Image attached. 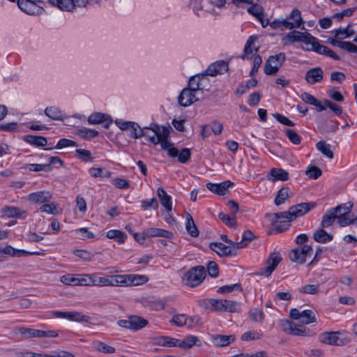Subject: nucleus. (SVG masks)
Listing matches in <instances>:
<instances>
[{"instance_id":"obj_17","label":"nucleus","mask_w":357,"mask_h":357,"mask_svg":"<svg viewBox=\"0 0 357 357\" xmlns=\"http://www.w3.org/2000/svg\"><path fill=\"white\" fill-rule=\"evenodd\" d=\"M209 248L221 257H234L237 254L234 249L220 242L211 243Z\"/></svg>"},{"instance_id":"obj_1","label":"nucleus","mask_w":357,"mask_h":357,"mask_svg":"<svg viewBox=\"0 0 357 357\" xmlns=\"http://www.w3.org/2000/svg\"><path fill=\"white\" fill-rule=\"evenodd\" d=\"M200 305L213 311L238 313L241 311V304L236 301L226 299L208 298L200 301Z\"/></svg>"},{"instance_id":"obj_41","label":"nucleus","mask_w":357,"mask_h":357,"mask_svg":"<svg viewBox=\"0 0 357 357\" xmlns=\"http://www.w3.org/2000/svg\"><path fill=\"white\" fill-rule=\"evenodd\" d=\"M290 189L288 187L282 188L277 194L274 203L276 206H280L285 202L289 198Z\"/></svg>"},{"instance_id":"obj_53","label":"nucleus","mask_w":357,"mask_h":357,"mask_svg":"<svg viewBox=\"0 0 357 357\" xmlns=\"http://www.w3.org/2000/svg\"><path fill=\"white\" fill-rule=\"evenodd\" d=\"M199 340L198 337L195 335H189L184 340H180V348L189 349L191 348Z\"/></svg>"},{"instance_id":"obj_48","label":"nucleus","mask_w":357,"mask_h":357,"mask_svg":"<svg viewBox=\"0 0 357 357\" xmlns=\"http://www.w3.org/2000/svg\"><path fill=\"white\" fill-rule=\"evenodd\" d=\"M300 321L303 324H309L316 322L314 313L310 310H305L301 311V318Z\"/></svg>"},{"instance_id":"obj_12","label":"nucleus","mask_w":357,"mask_h":357,"mask_svg":"<svg viewBox=\"0 0 357 357\" xmlns=\"http://www.w3.org/2000/svg\"><path fill=\"white\" fill-rule=\"evenodd\" d=\"M37 0H17L19 8L28 15L40 14L43 9L37 4Z\"/></svg>"},{"instance_id":"obj_13","label":"nucleus","mask_w":357,"mask_h":357,"mask_svg":"<svg viewBox=\"0 0 357 357\" xmlns=\"http://www.w3.org/2000/svg\"><path fill=\"white\" fill-rule=\"evenodd\" d=\"M119 278L121 287L143 284L149 280L146 276L142 275H119Z\"/></svg>"},{"instance_id":"obj_24","label":"nucleus","mask_w":357,"mask_h":357,"mask_svg":"<svg viewBox=\"0 0 357 357\" xmlns=\"http://www.w3.org/2000/svg\"><path fill=\"white\" fill-rule=\"evenodd\" d=\"M3 217L24 219L26 212L15 206H6L1 210Z\"/></svg>"},{"instance_id":"obj_61","label":"nucleus","mask_w":357,"mask_h":357,"mask_svg":"<svg viewBox=\"0 0 357 357\" xmlns=\"http://www.w3.org/2000/svg\"><path fill=\"white\" fill-rule=\"evenodd\" d=\"M285 135L289 141L294 144L297 145L301 143V138L294 130L287 129L285 131Z\"/></svg>"},{"instance_id":"obj_39","label":"nucleus","mask_w":357,"mask_h":357,"mask_svg":"<svg viewBox=\"0 0 357 357\" xmlns=\"http://www.w3.org/2000/svg\"><path fill=\"white\" fill-rule=\"evenodd\" d=\"M106 236L110 239H114L119 243L125 242L127 235L125 232L118 229H110L107 234Z\"/></svg>"},{"instance_id":"obj_34","label":"nucleus","mask_w":357,"mask_h":357,"mask_svg":"<svg viewBox=\"0 0 357 357\" xmlns=\"http://www.w3.org/2000/svg\"><path fill=\"white\" fill-rule=\"evenodd\" d=\"M341 39L331 38L329 40L330 44L333 46H337L340 48L346 50L347 52L356 51L355 45L349 41H341Z\"/></svg>"},{"instance_id":"obj_16","label":"nucleus","mask_w":357,"mask_h":357,"mask_svg":"<svg viewBox=\"0 0 357 357\" xmlns=\"http://www.w3.org/2000/svg\"><path fill=\"white\" fill-rule=\"evenodd\" d=\"M199 100L196 92L188 87L184 88L178 96V102L182 107H188Z\"/></svg>"},{"instance_id":"obj_36","label":"nucleus","mask_w":357,"mask_h":357,"mask_svg":"<svg viewBox=\"0 0 357 357\" xmlns=\"http://www.w3.org/2000/svg\"><path fill=\"white\" fill-rule=\"evenodd\" d=\"M335 220H337V215L334 213L333 209L330 208L323 215L321 226L322 228L329 227L330 226L333 225Z\"/></svg>"},{"instance_id":"obj_49","label":"nucleus","mask_w":357,"mask_h":357,"mask_svg":"<svg viewBox=\"0 0 357 357\" xmlns=\"http://www.w3.org/2000/svg\"><path fill=\"white\" fill-rule=\"evenodd\" d=\"M77 135L82 139H91L97 137L99 132L95 130L84 128L77 131Z\"/></svg>"},{"instance_id":"obj_8","label":"nucleus","mask_w":357,"mask_h":357,"mask_svg":"<svg viewBox=\"0 0 357 357\" xmlns=\"http://www.w3.org/2000/svg\"><path fill=\"white\" fill-rule=\"evenodd\" d=\"M148 323V321L142 317L131 315L128 316L127 319L119 320L117 324L121 327L136 331L144 328Z\"/></svg>"},{"instance_id":"obj_37","label":"nucleus","mask_w":357,"mask_h":357,"mask_svg":"<svg viewBox=\"0 0 357 357\" xmlns=\"http://www.w3.org/2000/svg\"><path fill=\"white\" fill-rule=\"evenodd\" d=\"M92 347L95 350L104 354H114L116 351L114 347L100 341L93 342Z\"/></svg>"},{"instance_id":"obj_64","label":"nucleus","mask_w":357,"mask_h":357,"mask_svg":"<svg viewBox=\"0 0 357 357\" xmlns=\"http://www.w3.org/2000/svg\"><path fill=\"white\" fill-rule=\"evenodd\" d=\"M290 259L291 261L299 264H303L305 261V256L303 252L300 251V249L293 250L291 255H290Z\"/></svg>"},{"instance_id":"obj_32","label":"nucleus","mask_w":357,"mask_h":357,"mask_svg":"<svg viewBox=\"0 0 357 357\" xmlns=\"http://www.w3.org/2000/svg\"><path fill=\"white\" fill-rule=\"evenodd\" d=\"M157 194L159 197L161 204L165 209L169 212L172 211V198L168 195L166 191L162 188H159L157 190Z\"/></svg>"},{"instance_id":"obj_11","label":"nucleus","mask_w":357,"mask_h":357,"mask_svg":"<svg viewBox=\"0 0 357 357\" xmlns=\"http://www.w3.org/2000/svg\"><path fill=\"white\" fill-rule=\"evenodd\" d=\"M281 261L282 257L279 252H274L271 253L266 261V266L261 268L259 274L266 276L271 275Z\"/></svg>"},{"instance_id":"obj_28","label":"nucleus","mask_w":357,"mask_h":357,"mask_svg":"<svg viewBox=\"0 0 357 357\" xmlns=\"http://www.w3.org/2000/svg\"><path fill=\"white\" fill-rule=\"evenodd\" d=\"M119 275H108L107 277H98V286L99 287H116L120 286Z\"/></svg>"},{"instance_id":"obj_7","label":"nucleus","mask_w":357,"mask_h":357,"mask_svg":"<svg viewBox=\"0 0 357 357\" xmlns=\"http://www.w3.org/2000/svg\"><path fill=\"white\" fill-rule=\"evenodd\" d=\"M18 331L22 337L29 339L33 337H56L58 333L56 331H43L26 327H20Z\"/></svg>"},{"instance_id":"obj_15","label":"nucleus","mask_w":357,"mask_h":357,"mask_svg":"<svg viewBox=\"0 0 357 357\" xmlns=\"http://www.w3.org/2000/svg\"><path fill=\"white\" fill-rule=\"evenodd\" d=\"M162 133V128L158 125L152 123L150 127H144L142 128V137H146L149 141L153 144H159L158 135Z\"/></svg>"},{"instance_id":"obj_54","label":"nucleus","mask_w":357,"mask_h":357,"mask_svg":"<svg viewBox=\"0 0 357 357\" xmlns=\"http://www.w3.org/2000/svg\"><path fill=\"white\" fill-rule=\"evenodd\" d=\"M311 48L307 49V50H312L314 51L319 54L326 55L328 50V47L321 45L319 43L317 39L314 37V41H312V43H310Z\"/></svg>"},{"instance_id":"obj_10","label":"nucleus","mask_w":357,"mask_h":357,"mask_svg":"<svg viewBox=\"0 0 357 357\" xmlns=\"http://www.w3.org/2000/svg\"><path fill=\"white\" fill-rule=\"evenodd\" d=\"M169 135V128L167 127H162V133L158 135L159 143L163 150L167 151L169 156L176 158L178 155V149L174 146V144L167 140Z\"/></svg>"},{"instance_id":"obj_5","label":"nucleus","mask_w":357,"mask_h":357,"mask_svg":"<svg viewBox=\"0 0 357 357\" xmlns=\"http://www.w3.org/2000/svg\"><path fill=\"white\" fill-rule=\"evenodd\" d=\"M353 207V203L349 202L345 204L338 205L333 209V212L337 215V222L340 227H345L351 225L353 221L351 220V218L349 216Z\"/></svg>"},{"instance_id":"obj_60","label":"nucleus","mask_w":357,"mask_h":357,"mask_svg":"<svg viewBox=\"0 0 357 357\" xmlns=\"http://www.w3.org/2000/svg\"><path fill=\"white\" fill-rule=\"evenodd\" d=\"M76 153L78 155V158L84 162H92L93 158L89 151L82 149H77L75 150Z\"/></svg>"},{"instance_id":"obj_58","label":"nucleus","mask_w":357,"mask_h":357,"mask_svg":"<svg viewBox=\"0 0 357 357\" xmlns=\"http://www.w3.org/2000/svg\"><path fill=\"white\" fill-rule=\"evenodd\" d=\"M271 225H272V229H271L272 234L282 233V232L287 230L290 226V225L289 223L282 224V222L279 223L278 222H272Z\"/></svg>"},{"instance_id":"obj_63","label":"nucleus","mask_w":357,"mask_h":357,"mask_svg":"<svg viewBox=\"0 0 357 357\" xmlns=\"http://www.w3.org/2000/svg\"><path fill=\"white\" fill-rule=\"evenodd\" d=\"M73 253L77 257L86 261H90L93 258V255L85 250H76L73 252Z\"/></svg>"},{"instance_id":"obj_2","label":"nucleus","mask_w":357,"mask_h":357,"mask_svg":"<svg viewBox=\"0 0 357 357\" xmlns=\"http://www.w3.org/2000/svg\"><path fill=\"white\" fill-rule=\"evenodd\" d=\"M302 23L301 11L298 9H294L285 20H275L270 25L273 29H280L283 31L286 29H292L300 27Z\"/></svg>"},{"instance_id":"obj_27","label":"nucleus","mask_w":357,"mask_h":357,"mask_svg":"<svg viewBox=\"0 0 357 357\" xmlns=\"http://www.w3.org/2000/svg\"><path fill=\"white\" fill-rule=\"evenodd\" d=\"M268 178L273 182L286 181L289 179V173L281 168H272L268 175Z\"/></svg>"},{"instance_id":"obj_23","label":"nucleus","mask_w":357,"mask_h":357,"mask_svg":"<svg viewBox=\"0 0 357 357\" xmlns=\"http://www.w3.org/2000/svg\"><path fill=\"white\" fill-rule=\"evenodd\" d=\"M234 185L230 181H225L220 183H208L206 188L211 192L215 193L218 195H224L228 191V188Z\"/></svg>"},{"instance_id":"obj_35","label":"nucleus","mask_w":357,"mask_h":357,"mask_svg":"<svg viewBox=\"0 0 357 357\" xmlns=\"http://www.w3.org/2000/svg\"><path fill=\"white\" fill-rule=\"evenodd\" d=\"M24 140L26 142L38 147L45 146L47 143V140L45 137L36 135H26L24 137Z\"/></svg>"},{"instance_id":"obj_46","label":"nucleus","mask_w":357,"mask_h":357,"mask_svg":"<svg viewBox=\"0 0 357 357\" xmlns=\"http://www.w3.org/2000/svg\"><path fill=\"white\" fill-rule=\"evenodd\" d=\"M248 316L251 321L256 323H262L264 320L265 315L264 312L257 309L253 308L248 312Z\"/></svg>"},{"instance_id":"obj_45","label":"nucleus","mask_w":357,"mask_h":357,"mask_svg":"<svg viewBox=\"0 0 357 357\" xmlns=\"http://www.w3.org/2000/svg\"><path fill=\"white\" fill-rule=\"evenodd\" d=\"M39 210L40 212L46 213L47 214L57 215L61 213V211L59 210L57 205L54 202L44 203V204L40 207Z\"/></svg>"},{"instance_id":"obj_31","label":"nucleus","mask_w":357,"mask_h":357,"mask_svg":"<svg viewBox=\"0 0 357 357\" xmlns=\"http://www.w3.org/2000/svg\"><path fill=\"white\" fill-rule=\"evenodd\" d=\"M142 303L144 307H149L151 310L157 311L163 310L165 306V301L161 299H147V298H146L142 300Z\"/></svg>"},{"instance_id":"obj_6","label":"nucleus","mask_w":357,"mask_h":357,"mask_svg":"<svg viewBox=\"0 0 357 357\" xmlns=\"http://www.w3.org/2000/svg\"><path fill=\"white\" fill-rule=\"evenodd\" d=\"M279 326L284 332L292 335L307 336L309 335L310 332L308 328H306L303 325H297L287 319L281 320Z\"/></svg>"},{"instance_id":"obj_18","label":"nucleus","mask_w":357,"mask_h":357,"mask_svg":"<svg viewBox=\"0 0 357 357\" xmlns=\"http://www.w3.org/2000/svg\"><path fill=\"white\" fill-rule=\"evenodd\" d=\"M52 314L57 318L67 319L70 321H88L89 317L82 314L78 312H61V311H52Z\"/></svg>"},{"instance_id":"obj_40","label":"nucleus","mask_w":357,"mask_h":357,"mask_svg":"<svg viewBox=\"0 0 357 357\" xmlns=\"http://www.w3.org/2000/svg\"><path fill=\"white\" fill-rule=\"evenodd\" d=\"M155 343L157 344L164 346V347H179L180 340L169 337H160L156 339Z\"/></svg>"},{"instance_id":"obj_43","label":"nucleus","mask_w":357,"mask_h":357,"mask_svg":"<svg viewBox=\"0 0 357 357\" xmlns=\"http://www.w3.org/2000/svg\"><path fill=\"white\" fill-rule=\"evenodd\" d=\"M257 39V38L255 36H251L249 37L244 47V55L242 56V59H244L245 57L249 59L248 55L252 54L254 51L257 52L259 50V47H254L253 49L252 48V44Z\"/></svg>"},{"instance_id":"obj_59","label":"nucleus","mask_w":357,"mask_h":357,"mask_svg":"<svg viewBox=\"0 0 357 357\" xmlns=\"http://www.w3.org/2000/svg\"><path fill=\"white\" fill-rule=\"evenodd\" d=\"M319 284H306L298 289L299 292L307 294H316L319 292Z\"/></svg>"},{"instance_id":"obj_33","label":"nucleus","mask_w":357,"mask_h":357,"mask_svg":"<svg viewBox=\"0 0 357 357\" xmlns=\"http://www.w3.org/2000/svg\"><path fill=\"white\" fill-rule=\"evenodd\" d=\"M314 240L320 243H326L333 240V235L327 233L324 228H319L313 235Z\"/></svg>"},{"instance_id":"obj_38","label":"nucleus","mask_w":357,"mask_h":357,"mask_svg":"<svg viewBox=\"0 0 357 357\" xmlns=\"http://www.w3.org/2000/svg\"><path fill=\"white\" fill-rule=\"evenodd\" d=\"M185 229L188 233L192 237H197L199 236V230L194 222L192 215L189 213L186 216Z\"/></svg>"},{"instance_id":"obj_62","label":"nucleus","mask_w":357,"mask_h":357,"mask_svg":"<svg viewBox=\"0 0 357 357\" xmlns=\"http://www.w3.org/2000/svg\"><path fill=\"white\" fill-rule=\"evenodd\" d=\"M191 152L189 149L183 148L180 152L178 151V161L181 163L185 164L190 160Z\"/></svg>"},{"instance_id":"obj_20","label":"nucleus","mask_w":357,"mask_h":357,"mask_svg":"<svg viewBox=\"0 0 357 357\" xmlns=\"http://www.w3.org/2000/svg\"><path fill=\"white\" fill-rule=\"evenodd\" d=\"M228 69V63L223 60H220L211 63L205 72L206 75L213 77L227 72Z\"/></svg>"},{"instance_id":"obj_29","label":"nucleus","mask_w":357,"mask_h":357,"mask_svg":"<svg viewBox=\"0 0 357 357\" xmlns=\"http://www.w3.org/2000/svg\"><path fill=\"white\" fill-rule=\"evenodd\" d=\"M48 2L63 11L73 12L75 10L72 0H48Z\"/></svg>"},{"instance_id":"obj_55","label":"nucleus","mask_w":357,"mask_h":357,"mask_svg":"<svg viewBox=\"0 0 357 357\" xmlns=\"http://www.w3.org/2000/svg\"><path fill=\"white\" fill-rule=\"evenodd\" d=\"M60 281L66 285L77 286V274H66L61 277Z\"/></svg>"},{"instance_id":"obj_9","label":"nucleus","mask_w":357,"mask_h":357,"mask_svg":"<svg viewBox=\"0 0 357 357\" xmlns=\"http://www.w3.org/2000/svg\"><path fill=\"white\" fill-rule=\"evenodd\" d=\"M340 331L324 332L319 335V340L326 344L342 346L347 341L340 337Z\"/></svg>"},{"instance_id":"obj_47","label":"nucleus","mask_w":357,"mask_h":357,"mask_svg":"<svg viewBox=\"0 0 357 357\" xmlns=\"http://www.w3.org/2000/svg\"><path fill=\"white\" fill-rule=\"evenodd\" d=\"M317 149L321 152L322 154L331 159L333 158V152L331 150L330 144L324 141H319L316 145Z\"/></svg>"},{"instance_id":"obj_30","label":"nucleus","mask_w":357,"mask_h":357,"mask_svg":"<svg viewBox=\"0 0 357 357\" xmlns=\"http://www.w3.org/2000/svg\"><path fill=\"white\" fill-rule=\"evenodd\" d=\"M144 234L146 235L148 238L162 236L167 238H172L173 237L172 232L158 228H148L144 230Z\"/></svg>"},{"instance_id":"obj_56","label":"nucleus","mask_w":357,"mask_h":357,"mask_svg":"<svg viewBox=\"0 0 357 357\" xmlns=\"http://www.w3.org/2000/svg\"><path fill=\"white\" fill-rule=\"evenodd\" d=\"M262 334L256 331H249L241 335L243 341H250L260 340L262 337Z\"/></svg>"},{"instance_id":"obj_42","label":"nucleus","mask_w":357,"mask_h":357,"mask_svg":"<svg viewBox=\"0 0 357 357\" xmlns=\"http://www.w3.org/2000/svg\"><path fill=\"white\" fill-rule=\"evenodd\" d=\"M0 253L14 257H20L22 255H25V253H27V251L24 250L15 249L11 245H6L5 248L0 249Z\"/></svg>"},{"instance_id":"obj_52","label":"nucleus","mask_w":357,"mask_h":357,"mask_svg":"<svg viewBox=\"0 0 357 357\" xmlns=\"http://www.w3.org/2000/svg\"><path fill=\"white\" fill-rule=\"evenodd\" d=\"M188 321L189 319L185 314H181L174 315L170 320V323L177 326H183L184 325H189Z\"/></svg>"},{"instance_id":"obj_3","label":"nucleus","mask_w":357,"mask_h":357,"mask_svg":"<svg viewBox=\"0 0 357 357\" xmlns=\"http://www.w3.org/2000/svg\"><path fill=\"white\" fill-rule=\"evenodd\" d=\"M205 277L206 271L204 267L197 266L191 268L185 273L183 282L185 285L193 288L199 286L203 282Z\"/></svg>"},{"instance_id":"obj_19","label":"nucleus","mask_w":357,"mask_h":357,"mask_svg":"<svg viewBox=\"0 0 357 357\" xmlns=\"http://www.w3.org/2000/svg\"><path fill=\"white\" fill-rule=\"evenodd\" d=\"M287 38L291 43L301 41L305 43L306 45H310V43H312V41H314V37L312 36L309 33H302L296 31L289 32L287 35Z\"/></svg>"},{"instance_id":"obj_26","label":"nucleus","mask_w":357,"mask_h":357,"mask_svg":"<svg viewBox=\"0 0 357 357\" xmlns=\"http://www.w3.org/2000/svg\"><path fill=\"white\" fill-rule=\"evenodd\" d=\"M52 195L49 191H38L29 195L28 200L33 203L44 204L49 202Z\"/></svg>"},{"instance_id":"obj_22","label":"nucleus","mask_w":357,"mask_h":357,"mask_svg":"<svg viewBox=\"0 0 357 357\" xmlns=\"http://www.w3.org/2000/svg\"><path fill=\"white\" fill-rule=\"evenodd\" d=\"M236 340L235 335L215 334L211 336V341L215 347H223L229 345Z\"/></svg>"},{"instance_id":"obj_4","label":"nucleus","mask_w":357,"mask_h":357,"mask_svg":"<svg viewBox=\"0 0 357 357\" xmlns=\"http://www.w3.org/2000/svg\"><path fill=\"white\" fill-rule=\"evenodd\" d=\"M285 60L286 55L284 52L270 56L265 62L264 73L267 75H276Z\"/></svg>"},{"instance_id":"obj_44","label":"nucleus","mask_w":357,"mask_h":357,"mask_svg":"<svg viewBox=\"0 0 357 357\" xmlns=\"http://www.w3.org/2000/svg\"><path fill=\"white\" fill-rule=\"evenodd\" d=\"M351 26V24H349L346 28H340L336 29L335 31V38L337 39H344L353 36L355 33V31L350 29Z\"/></svg>"},{"instance_id":"obj_50","label":"nucleus","mask_w":357,"mask_h":357,"mask_svg":"<svg viewBox=\"0 0 357 357\" xmlns=\"http://www.w3.org/2000/svg\"><path fill=\"white\" fill-rule=\"evenodd\" d=\"M218 218L221 220L227 226L229 227H234L236 225V216L231 215L230 214L227 215L224 213H220L218 215Z\"/></svg>"},{"instance_id":"obj_21","label":"nucleus","mask_w":357,"mask_h":357,"mask_svg":"<svg viewBox=\"0 0 357 357\" xmlns=\"http://www.w3.org/2000/svg\"><path fill=\"white\" fill-rule=\"evenodd\" d=\"M324 78V71L320 67H315L308 70L305 75L307 84L312 85L321 82Z\"/></svg>"},{"instance_id":"obj_14","label":"nucleus","mask_w":357,"mask_h":357,"mask_svg":"<svg viewBox=\"0 0 357 357\" xmlns=\"http://www.w3.org/2000/svg\"><path fill=\"white\" fill-rule=\"evenodd\" d=\"M317 204L315 202H306V203H301L289 207L291 211V218L293 220H296L297 218L304 215L310 211L315 208Z\"/></svg>"},{"instance_id":"obj_57","label":"nucleus","mask_w":357,"mask_h":357,"mask_svg":"<svg viewBox=\"0 0 357 357\" xmlns=\"http://www.w3.org/2000/svg\"><path fill=\"white\" fill-rule=\"evenodd\" d=\"M106 114L100 112H95L88 117V122L90 124H98L105 121Z\"/></svg>"},{"instance_id":"obj_25","label":"nucleus","mask_w":357,"mask_h":357,"mask_svg":"<svg viewBox=\"0 0 357 357\" xmlns=\"http://www.w3.org/2000/svg\"><path fill=\"white\" fill-rule=\"evenodd\" d=\"M206 73L192 76L189 79L188 87L196 93L204 87L203 82L207 80Z\"/></svg>"},{"instance_id":"obj_51","label":"nucleus","mask_w":357,"mask_h":357,"mask_svg":"<svg viewBox=\"0 0 357 357\" xmlns=\"http://www.w3.org/2000/svg\"><path fill=\"white\" fill-rule=\"evenodd\" d=\"M45 114L46 116H47L48 117H50L54 120L62 119V113L56 107H47L45 110Z\"/></svg>"}]
</instances>
